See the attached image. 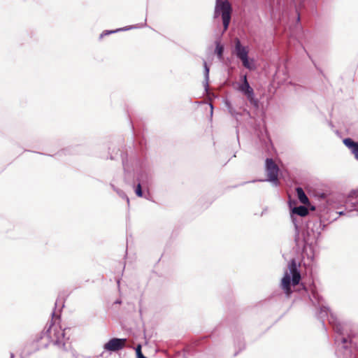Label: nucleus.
<instances>
[{"instance_id": "6e6552de", "label": "nucleus", "mask_w": 358, "mask_h": 358, "mask_svg": "<svg viewBox=\"0 0 358 358\" xmlns=\"http://www.w3.org/2000/svg\"><path fill=\"white\" fill-rule=\"evenodd\" d=\"M126 342V338H114L104 344L103 349L106 351L117 352L125 347Z\"/></svg>"}, {"instance_id": "dca6fc26", "label": "nucleus", "mask_w": 358, "mask_h": 358, "mask_svg": "<svg viewBox=\"0 0 358 358\" xmlns=\"http://www.w3.org/2000/svg\"><path fill=\"white\" fill-rule=\"evenodd\" d=\"M143 175H140L138 176L137 178V180L138 181V185H136V187L135 189V193L138 196V197H142L143 196V192H142V189H141V178H142Z\"/></svg>"}, {"instance_id": "9b49d317", "label": "nucleus", "mask_w": 358, "mask_h": 358, "mask_svg": "<svg viewBox=\"0 0 358 358\" xmlns=\"http://www.w3.org/2000/svg\"><path fill=\"white\" fill-rule=\"evenodd\" d=\"M296 192L297 194L298 199L301 203L303 204H306L308 203V199L301 187H296Z\"/></svg>"}, {"instance_id": "f257e3e1", "label": "nucleus", "mask_w": 358, "mask_h": 358, "mask_svg": "<svg viewBox=\"0 0 358 358\" xmlns=\"http://www.w3.org/2000/svg\"><path fill=\"white\" fill-rule=\"evenodd\" d=\"M311 300L313 303L317 301L318 305L320 306V317L321 318L327 317L329 323L333 326L334 331L342 336L341 338L337 336L336 338V342L341 341L343 344H346L348 342V338L343 336L344 331L346 329V325L341 323L337 318V317L332 313L328 307L325 306L322 303V298L316 292H313Z\"/></svg>"}, {"instance_id": "423d86ee", "label": "nucleus", "mask_w": 358, "mask_h": 358, "mask_svg": "<svg viewBox=\"0 0 358 358\" xmlns=\"http://www.w3.org/2000/svg\"><path fill=\"white\" fill-rule=\"evenodd\" d=\"M235 53L236 57L240 59L244 67L252 69V65L248 60V48L241 45L240 40L235 38Z\"/></svg>"}, {"instance_id": "aec40b11", "label": "nucleus", "mask_w": 358, "mask_h": 358, "mask_svg": "<svg viewBox=\"0 0 358 358\" xmlns=\"http://www.w3.org/2000/svg\"><path fill=\"white\" fill-rule=\"evenodd\" d=\"M210 109H211V110H210V113H211V114H213V105H212L211 103L210 104Z\"/></svg>"}, {"instance_id": "4be33fe9", "label": "nucleus", "mask_w": 358, "mask_h": 358, "mask_svg": "<svg viewBox=\"0 0 358 358\" xmlns=\"http://www.w3.org/2000/svg\"><path fill=\"white\" fill-rule=\"evenodd\" d=\"M15 355L13 353H10V358H14Z\"/></svg>"}, {"instance_id": "9d476101", "label": "nucleus", "mask_w": 358, "mask_h": 358, "mask_svg": "<svg viewBox=\"0 0 358 358\" xmlns=\"http://www.w3.org/2000/svg\"><path fill=\"white\" fill-rule=\"evenodd\" d=\"M145 25V23L143 24L142 25L139 26V25H134V26H129V27H122V28H120V29H117L116 30H113V31H103L101 35H100V38H103V36H107V35H109L110 34H113V33H116V32H118V31H127V30H130V29H136V28H140V27H142L143 26Z\"/></svg>"}, {"instance_id": "4468645a", "label": "nucleus", "mask_w": 358, "mask_h": 358, "mask_svg": "<svg viewBox=\"0 0 358 358\" xmlns=\"http://www.w3.org/2000/svg\"><path fill=\"white\" fill-rule=\"evenodd\" d=\"M306 241L305 252L307 253L308 257L313 260L314 259V251L312 245H309L307 241Z\"/></svg>"}, {"instance_id": "f03ea898", "label": "nucleus", "mask_w": 358, "mask_h": 358, "mask_svg": "<svg viewBox=\"0 0 358 358\" xmlns=\"http://www.w3.org/2000/svg\"><path fill=\"white\" fill-rule=\"evenodd\" d=\"M288 270L285 271L280 283L281 288L287 296L292 292L291 285H297L301 280V274L294 259H292L288 264Z\"/></svg>"}, {"instance_id": "39448f33", "label": "nucleus", "mask_w": 358, "mask_h": 358, "mask_svg": "<svg viewBox=\"0 0 358 358\" xmlns=\"http://www.w3.org/2000/svg\"><path fill=\"white\" fill-rule=\"evenodd\" d=\"M265 170L267 176L265 181L271 182L273 185L278 186L279 184V168L272 159L267 158L266 159Z\"/></svg>"}, {"instance_id": "0eeeda50", "label": "nucleus", "mask_w": 358, "mask_h": 358, "mask_svg": "<svg viewBox=\"0 0 358 358\" xmlns=\"http://www.w3.org/2000/svg\"><path fill=\"white\" fill-rule=\"evenodd\" d=\"M243 83L238 87L239 91L246 96L252 104L257 106V101L255 99L253 89L250 86L246 75L243 76Z\"/></svg>"}, {"instance_id": "1a4fd4ad", "label": "nucleus", "mask_w": 358, "mask_h": 358, "mask_svg": "<svg viewBox=\"0 0 358 358\" xmlns=\"http://www.w3.org/2000/svg\"><path fill=\"white\" fill-rule=\"evenodd\" d=\"M343 143L358 160V142H355L352 139L347 138L343 140Z\"/></svg>"}, {"instance_id": "ddd939ff", "label": "nucleus", "mask_w": 358, "mask_h": 358, "mask_svg": "<svg viewBox=\"0 0 358 358\" xmlns=\"http://www.w3.org/2000/svg\"><path fill=\"white\" fill-rule=\"evenodd\" d=\"M203 68H204V78H205L203 85H204L205 90L207 91L208 88L210 69H209V67L208 66L206 61L203 62Z\"/></svg>"}, {"instance_id": "a211bd4d", "label": "nucleus", "mask_w": 358, "mask_h": 358, "mask_svg": "<svg viewBox=\"0 0 358 358\" xmlns=\"http://www.w3.org/2000/svg\"><path fill=\"white\" fill-rule=\"evenodd\" d=\"M136 352L137 358H147L141 352V345H138L136 348Z\"/></svg>"}, {"instance_id": "412c9836", "label": "nucleus", "mask_w": 358, "mask_h": 358, "mask_svg": "<svg viewBox=\"0 0 358 358\" xmlns=\"http://www.w3.org/2000/svg\"><path fill=\"white\" fill-rule=\"evenodd\" d=\"M338 214H339L340 215H344L345 213H344V212H343V211H341V212H339V213H338Z\"/></svg>"}, {"instance_id": "2eb2a0df", "label": "nucleus", "mask_w": 358, "mask_h": 358, "mask_svg": "<svg viewBox=\"0 0 358 358\" xmlns=\"http://www.w3.org/2000/svg\"><path fill=\"white\" fill-rule=\"evenodd\" d=\"M215 45H216V47H215V52L217 55L218 59H222L223 52H224V47L218 41H216Z\"/></svg>"}, {"instance_id": "20e7f679", "label": "nucleus", "mask_w": 358, "mask_h": 358, "mask_svg": "<svg viewBox=\"0 0 358 358\" xmlns=\"http://www.w3.org/2000/svg\"><path fill=\"white\" fill-rule=\"evenodd\" d=\"M45 334L54 345L59 348L65 347V329L52 325L48 328Z\"/></svg>"}, {"instance_id": "f3484780", "label": "nucleus", "mask_w": 358, "mask_h": 358, "mask_svg": "<svg viewBox=\"0 0 358 358\" xmlns=\"http://www.w3.org/2000/svg\"><path fill=\"white\" fill-rule=\"evenodd\" d=\"M111 187L122 198L125 199L129 203V198L127 196V195L121 190L115 188V187L113 185H111Z\"/></svg>"}, {"instance_id": "f8f14e48", "label": "nucleus", "mask_w": 358, "mask_h": 358, "mask_svg": "<svg viewBox=\"0 0 358 358\" xmlns=\"http://www.w3.org/2000/svg\"><path fill=\"white\" fill-rule=\"evenodd\" d=\"M292 213L293 214H296L298 215L303 217V216H306V215H308V210L306 207H305L303 206H299L297 207H294L292 210Z\"/></svg>"}, {"instance_id": "7ed1b4c3", "label": "nucleus", "mask_w": 358, "mask_h": 358, "mask_svg": "<svg viewBox=\"0 0 358 358\" xmlns=\"http://www.w3.org/2000/svg\"><path fill=\"white\" fill-rule=\"evenodd\" d=\"M231 6L228 1H216L214 17L217 18L221 15L224 26V31H226L229 27L231 20Z\"/></svg>"}, {"instance_id": "6ab92c4d", "label": "nucleus", "mask_w": 358, "mask_h": 358, "mask_svg": "<svg viewBox=\"0 0 358 358\" xmlns=\"http://www.w3.org/2000/svg\"><path fill=\"white\" fill-rule=\"evenodd\" d=\"M346 205H347L348 206L355 207V203H352V202L350 203L348 201V202H347V203H346Z\"/></svg>"}]
</instances>
